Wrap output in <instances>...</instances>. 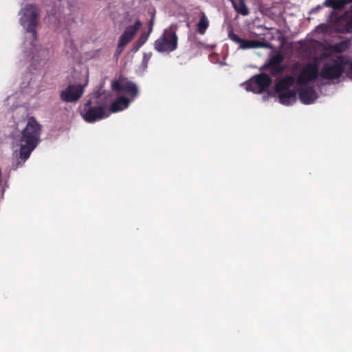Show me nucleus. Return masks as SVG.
Masks as SVG:
<instances>
[{
    "instance_id": "obj_1",
    "label": "nucleus",
    "mask_w": 352,
    "mask_h": 352,
    "mask_svg": "<svg viewBox=\"0 0 352 352\" xmlns=\"http://www.w3.org/2000/svg\"><path fill=\"white\" fill-rule=\"evenodd\" d=\"M41 9L36 5L28 4L23 8V29L25 30V42L32 45L30 55L31 67L36 69V65L47 55L46 50L33 43L37 41V28L40 26ZM28 56H30L28 54Z\"/></svg>"
},
{
    "instance_id": "obj_2",
    "label": "nucleus",
    "mask_w": 352,
    "mask_h": 352,
    "mask_svg": "<svg viewBox=\"0 0 352 352\" xmlns=\"http://www.w3.org/2000/svg\"><path fill=\"white\" fill-rule=\"evenodd\" d=\"M107 95L105 93H95L85 103L80 115L87 122H94L106 117Z\"/></svg>"
},
{
    "instance_id": "obj_3",
    "label": "nucleus",
    "mask_w": 352,
    "mask_h": 352,
    "mask_svg": "<svg viewBox=\"0 0 352 352\" xmlns=\"http://www.w3.org/2000/svg\"><path fill=\"white\" fill-rule=\"evenodd\" d=\"M41 124L34 117H28L25 127L23 128V162L41 142Z\"/></svg>"
},
{
    "instance_id": "obj_4",
    "label": "nucleus",
    "mask_w": 352,
    "mask_h": 352,
    "mask_svg": "<svg viewBox=\"0 0 352 352\" xmlns=\"http://www.w3.org/2000/svg\"><path fill=\"white\" fill-rule=\"evenodd\" d=\"M176 30L177 26L173 24L165 29L163 34L155 41V50L161 53H170L177 50L178 36Z\"/></svg>"
},
{
    "instance_id": "obj_5",
    "label": "nucleus",
    "mask_w": 352,
    "mask_h": 352,
    "mask_svg": "<svg viewBox=\"0 0 352 352\" xmlns=\"http://www.w3.org/2000/svg\"><path fill=\"white\" fill-rule=\"evenodd\" d=\"M294 69L299 71L296 81L298 85H307L311 82H314L319 74L318 66L312 63H308L302 67L300 63H296Z\"/></svg>"
},
{
    "instance_id": "obj_6",
    "label": "nucleus",
    "mask_w": 352,
    "mask_h": 352,
    "mask_svg": "<svg viewBox=\"0 0 352 352\" xmlns=\"http://www.w3.org/2000/svg\"><path fill=\"white\" fill-rule=\"evenodd\" d=\"M272 83V79L265 73L255 75L246 82V89L255 94L266 91Z\"/></svg>"
},
{
    "instance_id": "obj_7",
    "label": "nucleus",
    "mask_w": 352,
    "mask_h": 352,
    "mask_svg": "<svg viewBox=\"0 0 352 352\" xmlns=\"http://www.w3.org/2000/svg\"><path fill=\"white\" fill-rule=\"evenodd\" d=\"M283 60L284 58L280 53L274 54L269 58L268 61L262 66L261 69H270V74L272 76L280 75L285 70V67L281 65Z\"/></svg>"
},
{
    "instance_id": "obj_8",
    "label": "nucleus",
    "mask_w": 352,
    "mask_h": 352,
    "mask_svg": "<svg viewBox=\"0 0 352 352\" xmlns=\"http://www.w3.org/2000/svg\"><path fill=\"white\" fill-rule=\"evenodd\" d=\"M343 72V65L337 61H333V64L331 63H325L321 69L320 75L324 79L333 80L340 78Z\"/></svg>"
},
{
    "instance_id": "obj_9",
    "label": "nucleus",
    "mask_w": 352,
    "mask_h": 352,
    "mask_svg": "<svg viewBox=\"0 0 352 352\" xmlns=\"http://www.w3.org/2000/svg\"><path fill=\"white\" fill-rule=\"evenodd\" d=\"M84 93L82 85H69L60 94V99L65 102H73L78 100Z\"/></svg>"
},
{
    "instance_id": "obj_10",
    "label": "nucleus",
    "mask_w": 352,
    "mask_h": 352,
    "mask_svg": "<svg viewBox=\"0 0 352 352\" xmlns=\"http://www.w3.org/2000/svg\"><path fill=\"white\" fill-rule=\"evenodd\" d=\"M112 87L115 91L125 92L131 97L132 100L135 98L139 94L137 85L134 82L126 80L114 81L112 84Z\"/></svg>"
},
{
    "instance_id": "obj_11",
    "label": "nucleus",
    "mask_w": 352,
    "mask_h": 352,
    "mask_svg": "<svg viewBox=\"0 0 352 352\" xmlns=\"http://www.w3.org/2000/svg\"><path fill=\"white\" fill-rule=\"evenodd\" d=\"M12 148L13 151L12 160L15 161V164L13 162V166L14 169H16L22 160V132H21V135H18L14 138Z\"/></svg>"
},
{
    "instance_id": "obj_12",
    "label": "nucleus",
    "mask_w": 352,
    "mask_h": 352,
    "mask_svg": "<svg viewBox=\"0 0 352 352\" xmlns=\"http://www.w3.org/2000/svg\"><path fill=\"white\" fill-rule=\"evenodd\" d=\"M141 26V21L140 20H137L134 25L126 27L124 32L119 37L118 42L126 46L132 41L133 38Z\"/></svg>"
},
{
    "instance_id": "obj_13",
    "label": "nucleus",
    "mask_w": 352,
    "mask_h": 352,
    "mask_svg": "<svg viewBox=\"0 0 352 352\" xmlns=\"http://www.w3.org/2000/svg\"><path fill=\"white\" fill-rule=\"evenodd\" d=\"M300 102L305 104H312L318 98L317 93L313 87H306L298 89Z\"/></svg>"
},
{
    "instance_id": "obj_14",
    "label": "nucleus",
    "mask_w": 352,
    "mask_h": 352,
    "mask_svg": "<svg viewBox=\"0 0 352 352\" xmlns=\"http://www.w3.org/2000/svg\"><path fill=\"white\" fill-rule=\"evenodd\" d=\"M279 102L285 105L292 104L296 100V93L294 89L277 93Z\"/></svg>"
},
{
    "instance_id": "obj_15",
    "label": "nucleus",
    "mask_w": 352,
    "mask_h": 352,
    "mask_svg": "<svg viewBox=\"0 0 352 352\" xmlns=\"http://www.w3.org/2000/svg\"><path fill=\"white\" fill-rule=\"evenodd\" d=\"M294 83V78L292 76H286L280 79L275 86L276 93L291 90L290 87Z\"/></svg>"
},
{
    "instance_id": "obj_16",
    "label": "nucleus",
    "mask_w": 352,
    "mask_h": 352,
    "mask_svg": "<svg viewBox=\"0 0 352 352\" xmlns=\"http://www.w3.org/2000/svg\"><path fill=\"white\" fill-rule=\"evenodd\" d=\"M130 100L124 96L118 98L112 102L110 107V111L112 113H116L127 108L129 105Z\"/></svg>"
},
{
    "instance_id": "obj_17",
    "label": "nucleus",
    "mask_w": 352,
    "mask_h": 352,
    "mask_svg": "<svg viewBox=\"0 0 352 352\" xmlns=\"http://www.w3.org/2000/svg\"><path fill=\"white\" fill-rule=\"evenodd\" d=\"M270 44L258 40H245L240 45V48L243 50L251 48H265L268 47Z\"/></svg>"
},
{
    "instance_id": "obj_18",
    "label": "nucleus",
    "mask_w": 352,
    "mask_h": 352,
    "mask_svg": "<svg viewBox=\"0 0 352 352\" xmlns=\"http://www.w3.org/2000/svg\"><path fill=\"white\" fill-rule=\"evenodd\" d=\"M342 31L346 33H352V14H345L340 18Z\"/></svg>"
},
{
    "instance_id": "obj_19",
    "label": "nucleus",
    "mask_w": 352,
    "mask_h": 352,
    "mask_svg": "<svg viewBox=\"0 0 352 352\" xmlns=\"http://www.w3.org/2000/svg\"><path fill=\"white\" fill-rule=\"evenodd\" d=\"M197 26V32L201 35H204L209 27L208 19L204 12H200V19Z\"/></svg>"
},
{
    "instance_id": "obj_20",
    "label": "nucleus",
    "mask_w": 352,
    "mask_h": 352,
    "mask_svg": "<svg viewBox=\"0 0 352 352\" xmlns=\"http://www.w3.org/2000/svg\"><path fill=\"white\" fill-rule=\"evenodd\" d=\"M235 11L243 16L249 14L250 11L245 3V0H239L236 3L234 0H230Z\"/></svg>"
},
{
    "instance_id": "obj_21",
    "label": "nucleus",
    "mask_w": 352,
    "mask_h": 352,
    "mask_svg": "<svg viewBox=\"0 0 352 352\" xmlns=\"http://www.w3.org/2000/svg\"><path fill=\"white\" fill-rule=\"evenodd\" d=\"M351 0H326L324 2V6L326 7H331L334 10H339L344 8Z\"/></svg>"
},
{
    "instance_id": "obj_22",
    "label": "nucleus",
    "mask_w": 352,
    "mask_h": 352,
    "mask_svg": "<svg viewBox=\"0 0 352 352\" xmlns=\"http://www.w3.org/2000/svg\"><path fill=\"white\" fill-rule=\"evenodd\" d=\"M228 37L230 40H232V41L236 43H239L241 45V43H242V41H243V38H240L239 36H237L232 30V29L231 28L230 30H229L228 32Z\"/></svg>"
},
{
    "instance_id": "obj_23",
    "label": "nucleus",
    "mask_w": 352,
    "mask_h": 352,
    "mask_svg": "<svg viewBox=\"0 0 352 352\" xmlns=\"http://www.w3.org/2000/svg\"><path fill=\"white\" fill-rule=\"evenodd\" d=\"M152 31V26H151L148 34L144 33L142 34L138 40L139 43V46H142L148 40L149 34Z\"/></svg>"
},
{
    "instance_id": "obj_24",
    "label": "nucleus",
    "mask_w": 352,
    "mask_h": 352,
    "mask_svg": "<svg viewBox=\"0 0 352 352\" xmlns=\"http://www.w3.org/2000/svg\"><path fill=\"white\" fill-rule=\"evenodd\" d=\"M124 47H125V45H122V43L118 42V47L116 48L115 55L116 56H119L123 52Z\"/></svg>"
},
{
    "instance_id": "obj_25",
    "label": "nucleus",
    "mask_w": 352,
    "mask_h": 352,
    "mask_svg": "<svg viewBox=\"0 0 352 352\" xmlns=\"http://www.w3.org/2000/svg\"><path fill=\"white\" fill-rule=\"evenodd\" d=\"M325 6H324V3L322 5H318L317 6L316 8H313L311 10V12H316V11L322 9V8H324Z\"/></svg>"
},
{
    "instance_id": "obj_26",
    "label": "nucleus",
    "mask_w": 352,
    "mask_h": 352,
    "mask_svg": "<svg viewBox=\"0 0 352 352\" xmlns=\"http://www.w3.org/2000/svg\"><path fill=\"white\" fill-rule=\"evenodd\" d=\"M142 46H139V43L138 41L135 43L133 47V51L137 52Z\"/></svg>"
},
{
    "instance_id": "obj_27",
    "label": "nucleus",
    "mask_w": 352,
    "mask_h": 352,
    "mask_svg": "<svg viewBox=\"0 0 352 352\" xmlns=\"http://www.w3.org/2000/svg\"><path fill=\"white\" fill-rule=\"evenodd\" d=\"M351 70H352V65H351Z\"/></svg>"
}]
</instances>
